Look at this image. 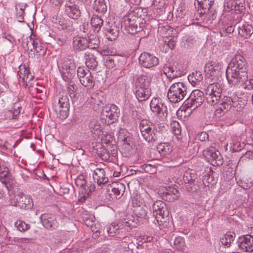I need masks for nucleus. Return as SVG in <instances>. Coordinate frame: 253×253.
<instances>
[{"instance_id":"f3484780","label":"nucleus","mask_w":253,"mask_h":253,"mask_svg":"<svg viewBox=\"0 0 253 253\" xmlns=\"http://www.w3.org/2000/svg\"><path fill=\"white\" fill-rule=\"evenodd\" d=\"M139 63L144 68H150L159 64V59L153 54L147 52L141 54L139 58Z\"/></svg>"},{"instance_id":"20e7f679","label":"nucleus","mask_w":253,"mask_h":253,"mask_svg":"<svg viewBox=\"0 0 253 253\" xmlns=\"http://www.w3.org/2000/svg\"><path fill=\"white\" fill-rule=\"evenodd\" d=\"M53 105L57 116L61 119L66 118L69 114V100L65 92H61L54 97Z\"/></svg>"},{"instance_id":"7c9ffc66","label":"nucleus","mask_w":253,"mask_h":253,"mask_svg":"<svg viewBox=\"0 0 253 253\" xmlns=\"http://www.w3.org/2000/svg\"><path fill=\"white\" fill-rule=\"evenodd\" d=\"M95 189L94 184H90L86 189H82L79 191L78 202L82 204L84 203L91 196V192Z\"/></svg>"},{"instance_id":"58836bf2","label":"nucleus","mask_w":253,"mask_h":253,"mask_svg":"<svg viewBox=\"0 0 253 253\" xmlns=\"http://www.w3.org/2000/svg\"><path fill=\"white\" fill-rule=\"evenodd\" d=\"M65 68H63L62 72V78L65 81H69L74 76L76 73L75 68L74 65L73 64L71 66L67 67V65H65Z\"/></svg>"},{"instance_id":"dca6fc26","label":"nucleus","mask_w":253,"mask_h":253,"mask_svg":"<svg viewBox=\"0 0 253 253\" xmlns=\"http://www.w3.org/2000/svg\"><path fill=\"white\" fill-rule=\"evenodd\" d=\"M151 111L160 118L164 119L167 116L168 109L164 103L157 98H153L150 103Z\"/></svg>"},{"instance_id":"f704fd0d","label":"nucleus","mask_w":253,"mask_h":253,"mask_svg":"<svg viewBox=\"0 0 253 253\" xmlns=\"http://www.w3.org/2000/svg\"><path fill=\"white\" fill-rule=\"evenodd\" d=\"M188 79L193 86H196L201 84L203 81V76L201 72L196 71L189 75Z\"/></svg>"},{"instance_id":"052dcab7","label":"nucleus","mask_w":253,"mask_h":253,"mask_svg":"<svg viewBox=\"0 0 253 253\" xmlns=\"http://www.w3.org/2000/svg\"><path fill=\"white\" fill-rule=\"evenodd\" d=\"M236 1L235 0H230L227 1L224 5V9L227 11L232 12L234 9L235 4H236Z\"/></svg>"},{"instance_id":"423d86ee","label":"nucleus","mask_w":253,"mask_h":253,"mask_svg":"<svg viewBox=\"0 0 253 253\" xmlns=\"http://www.w3.org/2000/svg\"><path fill=\"white\" fill-rule=\"evenodd\" d=\"M152 209L157 223L160 226L163 225L169 214L166 204L162 201L157 200L153 204Z\"/></svg>"},{"instance_id":"338daca9","label":"nucleus","mask_w":253,"mask_h":253,"mask_svg":"<svg viewBox=\"0 0 253 253\" xmlns=\"http://www.w3.org/2000/svg\"><path fill=\"white\" fill-rule=\"evenodd\" d=\"M197 138L201 141H206L209 140V134L206 132L203 131L197 135Z\"/></svg>"},{"instance_id":"e433bc0d","label":"nucleus","mask_w":253,"mask_h":253,"mask_svg":"<svg viewBox=\"0 0 253 253\" xmlns=\"http://www.w3.org/2000/svg\"><path fill=\"white\" fill-rule=\"evenodd\" d=\"M197 178V174L195 171L193 169H188L184 173L183 179L185 183L191 184L193 183L194 184Z\"/></svg>"},{"instance_id":"37998d69","label":"nucleus","mask_w":253,"mask_h":253,"mask_svg":"<svg viewBox=\"0 0 253 253\" xmlns=\"http://www.w3.org/2000/svg\"><path fill=\"white\" fill-rule=\"evenodd\" d=\"M235 234L233 232H229L226 233L221 239L220 242L222 246L225 248H229L231 243L234 240Z\"/></svg>"},{"instance_id":"c03bdc74","label":"nucleus","mask_w":253,"mask_h":253,"mask_svg":"<svg viewBox=\"0 0 253 253\" xmlns=\"http://www.w3.org/2000/svg\"><path fill=\"white\" fill-rule=\"evenodd\" d=\"M157 149L162 156L169 155L172 151V147L169 143H161L158 144Z\"/></svg>"},{"instance_id":"5701e85b","label":"nucleus","mask_w":253,"mask_h":253,"mask_svg":"<svg viewBox=\"0 0 253 253\" xmlns=\"http://www.w3.org/2000/svg\"><path fill=\"white\" fill-rule=\"evenodd\" d=\"M27 87L29 88V92L32 94H36V97L38 98L42 99L45 96V87L42 85L39 84L36 81H34L32 82V84L27 86Z\"/></svg>"},{"instance_id":"bb28decb","label":"nucleus","mask_w":253,"mask_h":253,"mask_svg":"<svg viewBox=\"0 0 253 253\" xmlns=\"http://www.w3.org/2000/svg\"><path fill=\"white\" fill-rule=\"evenodd\" d=\"M221 65L215 61H209L205 66V71L210 76H215L220 71Z\"/></svg>"},{"instance_id":"e2e57ef3","label":"nucleus","mask_w":253,"mask_h":253,"mask_svg":"<svg viewBox=\"0 0 253 253\" xmlns=\"http://www.w3.org/2000/svg\"><path fill=\"white\" fill-rule=\"evenodd\" d=\"M153 237L151 235H141L138 237V240L142 243L150 242L153 240Z\"/></svg>"},{"instance_id":"0e129e2a","label":"nucleus","mask_w":253,"mask_h":253,"mask_svg":"<svg viewBox=\"0 0 253 253\" xmlns=\"http://www.w3.org/2000/svg\"><path fill=\"white\" fill-rule=\"evenodd\" d=\"M104 64L108 68H112L115 66L114 60L111 56H108L106 58Z\"/></svg>"},{"instance_id":"a19ab883","label":"nucleus","mask_w":253,"mask_h":253,"mask_svg":"<svg viewBox=\"0 0 253 253\" xmlns=\"http://www.w3.org/2000/svg\"><path fill=\"white\" fill-rule=\"evenodd\" d=\"M88 42V47L91 49L97 48L99 45L100 41L97 35L94 33L93 34L90 33L87 38Z\"/></svg>"},{"instance_id":"39448f33","label":"nucleus","mask_w":253,"mask_h":253,"mask_svg":"<svg viewBox=\"0 0 253 253\" xmlns=\"http://www.w3.org/2000/svg\"><path fill=\"white\" fill-rule=\"evenodd\" d=\"M167 96L169 102L178 103L187 96V87L182 82L174 83L170 86Z\"/></svg>"},{"instance_id":"680f3d73","label":"nucleus","mask_w":253,"mask_h":253,"mask_svg":"<svg viewBox=\"0 0 253 253\" xmlns=\"http://www.w3.org/2000/svg\"><path fill=\"white\" fill-rule=\"evenodd\" d=\"M142 37L138 35H134L131 36V40L134 45V48H138L140 44V41Z\"/></svg>"},{"instance_id":"6ab92c4d","label":"nucleus","mask_w":253,"mask_h":253,"mask_svg":"<svg viewBox=\"0 0 253 253\" xmlns=\"http://www.w3.org/2000/svg\"><path fill=\"white\" fill-rule=\"evenodd\" d=\"M65 12L70 18L78 19L81 14L80 6L75 2L67 1L65 5Z\"/></svg>"},{"instance_id":"4d7b16f0","label":"nucleus","mask_w":253,"mask_h":253,"mask_svg":"<svg viewBox=\"0 0 253 253\" xmlns=\"http://www.w3.org/2000/svg\"><path fill=\"white\" fill-rule=\"evenodd\" d=\"M171 127L172 133L174 135H179L181 133V127L179 123L174 121L171 124Z\"/></svg>"},{"instance_id":"13d9d810","label":"nucleus","mask_w":253,"mask_h":253,"mask_svg":"<svg viewBox=\"0 0 253 253\" xmlns=\"http://www.w3.org/2000/svg\"><path fill=\"white\" fill-rule=\"evenodd\" d=\"M76 90L75 84L73 82H70L67 86V91L71 98H76V94L75 91Z\"/></svg>"},{"instance_id":"603ef678","label":"nucleus","mask_w":253,"mask_h":253,"mask_svg":"<svg viewBox=\"0 0 253 253\" xmlns=\"http://www.w3.org/2000/svg\"><path fill=\"white\" fill-rule=\"evenodd\" d=\"M173 246L177 250H184L185 247L184 238L180 236L176 237L173 242Z\"/></svg>"},{"instance_id":"4c0bfd02","label":"nucleus","mask_w":253,"mask_h":253,"mask_svg":"<svg viewBox=\"0 0 253 253\" xmlns=\"http://www.w3.org/2000/svg\"><path fill=\"white\" fill-rule=\"evenodd\" d=\"M92 7L94 10L100 14H104L107 11L105 0H95Z\"/></svg>"},{"instance_id":"de8ad7c7","label":"nucleus","mask_w":253,"mask_h":253,"mask_svg":"<svg viewBox=\"0 0 253 253\" xmlns=\"http://www.w3.org/2000/svg\"><path fill=\"white\" fill-rule=\"evenodd\" d=\"M75 184L80 190H82V189H86L89 187L90 184L87 183L84 175H80L75 179Z\"/></svg>"},{"instance_id":"a878e982","label":"nucleus","mask_w":253,"mask_h":253,"mask_svg":"<svg viewBox=\"0 0 253 253\" xmlns=\"http://www.w3.org/2000/svg\"><path fill=\"white\" fill-rule=\"evenodd\" d=\"M87 38L76 36L73 38V47L76 52H80L88 48Z\"/></svg>"},{"instance_id":"f257e3e1","label":"nucleus","mask_w":253,"mask_h":253,"mask_svg":"<svg viewBox=\"0 0 253 253\" xmlns=\"http://www.w3.org/2000/svg\"><path fill=\"white\" fill-rule=\"evenodd\" d=\"M226 76L231 87H243L248 83V70L242 55H235L226 69Z\"/></svg>"},{"instance_id":"72a5a7b5","label":"nucleus","mask_w":253,"mask_h":253,"mask_svg":"<svg viewBox=\"0 0 253 253\" xmlns=\"http://www.w3.org/2000/svg\"><path fill=\"white\" fill-rule=\"evenodd\" d=\"M135 89L136 97L139 101L146 100L151 96V89H145L140 86H135Z\"/></svg>"},{"instance_id":"c9c22d12","label":"nucleus","mask_w":253,"mask_h":253,"mask_svg":"<svg viewBox=\"0 0 253 253\" xmlns=\"http://www.w3.org/2000/svg\"><path fill=\"white\" fill-rule=\"evenodd\" d=\"M21 111V107L18 103L13 104L10 110H7L5 112V116L6 119L8 120L14 119L19 115Z\"/></svg>"},{"instance_id":"7ed1b4c3","label":"nucleus","mask_w":253,"mask_h":253,"mask_svg":"<svg viewBox=\"0 0 253 253\" xmlns=\"http://www.w3.org/2000/svg\"><path fill=\"white\" fill-rule=\"evenodd\" d=\"M139 127L141 135L148 143H153L162 136L163 129L158 131L155 125L148 120L141 121Z\"/></svg>"},{"instance_id":"4be33fe9","label":"nucleus","mask_w":253,"mask_h":253,"mask_svg":"<svg viewBox=\"0 0 253 253\" xmlns=\"http://www.w3.org/2000/svg\"><path fill=\"white\" fill-rule=\"evenodd\" d=\"M219 107L215 110L216 114H221L228 111L233 107L234 99L229 96H224L219 101Z\"/></svg>"},{"instance_id":"79ce46f5","label":"nucleus","mask_w":253,"mask_h":253,"mask_svg":"<svg viewBox=\"0 0 253 253\" xmlns=\"http://www.w3.org/2000/svg\"><path fill=\"white\" fill-rule=\"evenodd\" d=\"M111 187H112L111 191L113 194L117 199L120 198L125 192V185L121 183H116L114 185L111 186ZM111 194L112 195V193Z\"/></svg>"},{"instance_id":"09e8293b","label":"nucleus","mask_w":253,"mask_h":253,"mask_svg":"<svg viewBox=\"0 0 253 253\" xmlns=\"http://www.w3.org/2000/svg\"><path fill=\"white\" fill-rule=\"evenodd\" d=\"M244 144L241 145L239 138L237 137H234L232 138L230 142V149L233 152H238L242 150Z\"/></svg>"},{"instance_id":"3c124183","label":"nucleus","mask_w":253,"mask_h":253,"mask_svg":"<svg viewBox=\"0 0 253 253\" xmlns=\"http://www.w3.org/2000/svg\"><path fill=\"white\" fill-rule=\"evenodd\" d=\"M148 208L145 205L137 209H134V212L137 216L140 218L146 219L148 218Z\"/></svg>"},{"instance_id":"864d4df0","label":"nucleus","mask_w":253,"mask_h":253,"mask_svg":"<svg viewBox=\"0 0 253 253\" xmlns=\"http://www.w3.org/2000/svg\"><path fill=\"white\" fill-rule=\"evenodd\" d=\"M132 205L134 209L144 205L143 199L138 195L134 196L132 199Z\"/></svg>"},{"instance_id":"c756f323","label":"nucleus","mask_w":253,"mask_h":253,"mask_svg":"<svg viewBox=\"0 0 253 253\" xmlns=\"http://www.w3.org/2000/svg\"><path fill=\"white\" fill-rule=\"evenodd\" d=\"M162 190L163 194L165 195L166 200L173 201L178 199L180 196L179 191L173 187H163Z\"/></svg>"},{"instance_id":"412c9836","label":"nucleus","mask_w":253,"mask_h":253,"mask_svg":"<svg viewBox=\"0 0 253 253\" xmlns=\"http://www.w3.org/2000/svg\"><path fill=\"white\" fill-rule=\"evenodd\" d=\"M120 27L116 23H108L103 28V32L107 39L111 41L115 40L118 37Z\"/></svg>"},{"instance_id":"0eeeda50","label":"nucleus","mask_w":253,"mask_h":253,"mask_svg":"<svg viewBox=\"0 0 253 253\" xmlns=\"http://www.w3.org/2000/svg\"><path fill=\"white\" fill-rule=\"evenodd\" d=\"M120 116V109L115 104L106 106L102 111L101 120L102 123L109 125L116 122Z\"/></svg>"},{"instance_id":"9b49d317","label":"nucleus","mask_w":253,"mask_h":253,"mask_svg":"<svg viewBox=\"0 0 253 253\" xmlns=\"http://www.w3.org/2000/svg\"><path fill=\"white\" fill-rule=\"evenodd\" d=\"M204 100L203 92L200 90L196 89L193 90L187 98L185 105L187 108L195 110L202 104Z\"/></svg>"},{"instance_id":"1a4fd4ad","label":"nucleus","mask_w":253,"mask_h":253,"mask_svg":"<svg viewBox=\"0 0 253 253\" xmlns=\"http://www.w3.org/2000/svg\"><path fill=\"white\" fill-rule=\"evenodd\" d=\"M127 221H122L119 223H112L106 227V230L110 236L119 235V238H122L126 234V227H128Z\"/></svg>"},{"instance_id":"a211bd4d","label":"nucleus","mask_w":253,"mask_h":253,"mask_svg":"<svg viewBox=\"0 0 253 253\" xmlns=\"http://www.w3.org/2000/svg\"><path fill=\"white\" fill-rule=\"evenodd\" d=\"M0 181L4 185L7 191H10L13 188V180L7 167L2 166L0 169Z\"/></svg>"},{"instance_id":"f03ea898","label":"nucleus","mask_w":253,"mask_h":253,"mask_svg":"<svg viewBox=\"0 0 253 253\" xmlns=\"http://www.w3.org/2000/svg\"><path fill=\"white\" fill-rule=\"evenodd\" d=\"M142 9L135 8L127 15L125 16L122 22L121 28L126 33L131 35L140 32L141 28L138 27V25L142 22L144 18L141 15Z\"/></svg>"},{"instance_id":"9d476101","label":"nucleus","mask_w":253,"mask_h":253,"mask_svg":"<svg viewBox=\"0 0 253 253\" xmlns=\"http://www.w3.org/2000/svg\"><path fill=\"white\" fill-rule=\"evenodd\" d=\"M77 75L80 83L88 88H92L94 85V80L91 73L84 67H79L77 70Z\"/></svg>"},{"instance_id":"2f4dec72","label":"nucleus","mask_w":253,"mask_h":253,"mask_svg":"<svg viewBox=\"0 0 253 253\" xmlns=\"http://www.w3.org/2000/svg\"><path fill=\"white\" fill-rule=\"evenodd\" d=\"M238 34L244 39L250 38L253 34V27L252 25L247 23L238 27Z\"/></svg>"},{"instance_id":"6e6d98bb","label":"nucleus","mask_w":253,"mask_h":253,"mask_svg":"<svg viewBox=\"0 0 253 253\" xmlns=\"http://www.w3.org/2000/svg\"><path fill=\"white\" fill-rule=\"evenodd\" d=\"M236 98L234 99V104L233 107L235 109L236 111H240L242 110L245 106L244 103L242 101L241 99L237 97V100H236Z\"/></svg>"},{"instance_id":"8fccbe9b","label":"nucleus","mask_w":253,"mask_h":253,"mask_svg":"<svg viewBox=\"0 0 253 253\" xmlns=\"http://www.w3.org/2000/svg\"><path fill=\"white\" fill-rule=\"evenodd\" d=\"M199 6L203 10V13H206L209 11L212 5L214 3V0H204L201 2H197ZM202 13L203 12H200Z\"/></svg>"},{"instance_id":"c85d7f7f","label":"nucleus","mask_w":253,"mask_h":253,"mask_svg":"<svg viewBox=\"0 0 253 253\" xmlns=\"http://www.w3.org/2000/svg\"><path fill=\"white\" fill-rule=\"evenodd\" d=\"M57 27L68 33L73 32L75 29V22L69 19L63 18L59 21Z\"/></svg>"},{"instance_id":"cd10ccee","label":"nucleus","mask_w":253,"mask_h":253,"mask_svg":"<svg viewBox=\"0 0 253 253\" xmlns=\"http://www.w3.org/2000/svg\"><path fill=\"white\" fill-rule=\"evenodd\" d=\"M93 178L98 185L106 184L108 182V178L106 176L105 171L103 169H96L93 171Z\"/></svg>"},{"instance_id":"f8f14e48","label":"nucleus","mask_w":253,"mask_h":253,"mask_svg":"<svg viewBox=\"0 0 253 253\" xmlns=\"http://www.w3.org/2000/svg\"><path fill=\"white\" fill-rule=\"evenodd\" d=\"M43 226L46 229L52 230L58 227L60 217L53 213H44L41 216Z\"/></svg>"},{"instance_id":"b1692460","label":"nucleus","mask_w":253,"mask_h":253,"mask_svg":"<svg viewBox=\"0 0 253 253\" xmlns=\"http://www.w3.org/2000/svg\"><path fill=\"white\" fill-rule=\"evenodd\" d=\"M88 127L95 139L100 138V136L103 134V127L99 121L96 119H92L90 120Z\"/></svg>"},{"instance_id":"393cba45","label":"nucleus","mask_w":253,"mask_h":253,"mask_svg":"<svg viewBox=\"0 0 253 253\" xmlns=\"http://www.w3.org/2000/svg\"><path fill=\"white\" fill-rule=\"evenodd\" d=\"M18 75L22 79L25 87H27L28 85H31L32 82L34 81V76L31 74L29 68H26L25 66L20 67Z\"/></svg>"},{"instance_id":"ea45409f","label":"nucleus","mask_w":253,"mask_h":253,"mask_svg":"<svg viewBox=\"0 0 253 253\" xmlns=\"http://www.w3.org/2000/svg\"><path fill=\"white\" fill-rule=\"evenodd\" d=\"M151 79L146 76H141L138 77L135 83V86H140L145 89H150V86Z\"/></svg>"},{"instance_id":"69168bd1","label":"nucleus","mask_w":253,"mask_h":253,"mask_svg":"<svg viewBox=\"0 0 253 253\" xmlns=\"http://www.w3.org/2000/svg\"><path fill=\"white\" fill-rule=\"evenodd\" d=\"M244 9V8L243 4L241 2L237 3V1H236V4H235V6L234 7V9L232 12L238 14L241 13Z\"/></svg>"},{"instance_id":"4468645a","label":"nucleus","mask_w":253,"mask_h":253,"mask_svg":"<svg viewBox=\"0 0 253 253\" xmlns=\"http://www.w3.org/2000/svg\"><path fill=\"white\" fill-rule=\"evenodd\" d=\"M204 155L213 166H221L223 164V158L219 152L216 151L213 147L204 150Z\"/></svg>"},{"instance_id":"2eb2a0df","label":"nucleus","mask_w":253,"mask_h":253,"mask_svg":"<svg viewBox=\"0 0 253 253\" xmlns=\"http://www.w3.org/2000/svg\"><path fill=\"white\" fill-rule=\"evenodd\" d=\"M14 206L21 209H29L33 206L31 197L23 193H19L14 196Z\"/></svg>"},{"instance_id":"5fc2aeb1","label":"nucleus","mask_w":253,"mask_h":253,"mask_svg":"<svg viewBox=\"0 0 253 253\" xmlns=\"http://www.w3.org/2000/svg\"><path fill=\"white\" fill-rule=\"evenodd\" d=\"M15 226L17 229L21 232H25L28 230L30 226L22 220H17L15 222Z\"/></svg>"},{"instance_id":"49530a36","label":"nucleus","mask_w":253,"mask_h":253,"mask_svg":"<svg viewBox=\"0 0 253 253\" xmlns=\"http://www.w3.org/2000/svg\"><path fill=\"white\" fill-rule=\"evenodd\" d=\"M164 73L170 78H177L180 75V71L176 70L174 66L166 65L164 67Z\"/></svg>"},{"instance_id":"6e6552de","label":"nucleus","mask_w":253,"mask_h":253,"mask_svg":"<svg viewBox=\"0 0 253 253\" xmlns=\"http://www.w3.org/2000/svg\"><path fill=\"white\" fill-rule=\"evenodd\" d=\"M222 89L218 83H213L208 86L205 91L206 99L208 104L214 105L221 99Z\"/></svg>"},{"instance_id":"bf43d9fd","label":"nucleus","mask_w":253,"mask_h":253,"mask_svg":"<svg viewBox=\"0 0 253 253\" xmlns=\"http://www.w3.org/2000/svg\"><path fill=\"white\" fill-rule=\"evenodd\" d=\"M91 230L93 232L94 236L95 237L99 236L101 229L100 225L98 223H93V225H91L90 227Z\"/></svg>"},{"instance_id":"774afa93","label":"nucleus","mask_w":253,"mask_h":253,"mask_svg":"<svg viewBox=\"0 0 253 253\" xmlns=\"http://www.w3.org/2000/svg\"><path fill=\"white\" fill-rule=\"evenodd\" d=\"M143 168L146 172L149 173H153L156 170V168L150 164H144Z\"/></svg>"},{"instance_id":"aec40b11","label":"nucleus","mask_w":253,"mask_h":253,"mask_svg":"<svg viewBox=\"0 0 253 253\" xmlns=\"http://www.w3.org/2000/svg\"><path fill=\"white\" fill-rule=\"evenodd\" d=\"M239 248L244 252L253 251V237L250 235H245L239 238L237 241Z\"/></svg>"},{"instance_id":"a18cd8bd","label":"nucleus","mask_w":253,"mask_h":253,"mask_svg":"<svg viewBox=\"0 0 253 253\" xmlns=\"http://www.w3.org/2000/svg\"><path fill=\"white\" fill-rule=\"evenodd\" d=\"M91 25L95 31L98 32L103 25V20L98 15H93L91 19Z\"/></svg>"},{"instance_id":"473e14b6","label":"nucleus","mask_w":253,"mask_h":253,"mask_svg":"<svg viewBox=\"0 0 253 253\" xmlns=\"http://www.w3.org/2000/svg\"><path fill=\"white\" fill-rule=\"evenodd\" d=\"M84 57L86 66L90 69L95 70L98 65V62L94 53L87 51L85 52Z\"/></svg>"},{"instance_id":"ddd939ff","label":"nucleus","mask_w":253,"mask_h":253,"mask_svg":"<svg viewBox=\"0 0 253 253\" xmlns=\"http://www.w3.org/2000/svg\"><path fill=\"white\" fill-rule=\"evenodd\" d=\"M23 47L31 51L35 50L39 55H43L45 53L44 45L41 42L39 39H34L31 36L27 38L26 42L23 43Z\"/></svg>"}]
</instances>
